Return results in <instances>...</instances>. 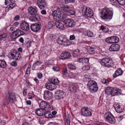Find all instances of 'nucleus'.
<instances>
[{
  "label": "nucleus",
  "mask_w": 125,
  "mask_h": 125,
  "mask_svg": "<svg viewBox=\"0 0 125 125\" xmlns=\"http://www.w3.org/2000/svg\"><path fill=\"white\" fill-rule=\"evenodd\" d=\"M100 13L102 19L108 21L112 19L113 12L112 9L105 8L101 10Z\"/></svg>",
  "instance_id": "obj_1"
},
{
  "label": "nucleus",
  "mask_w": 125,
  "mask_h": 125,
  "mask_svg": "<svg viewBox=\"0 0 125 125\" xmlns=\"http://www.w3.org/2000/svg\"><path fill=\"white\" fill-rule=\"evenodd\" d=\"M52 15L54 19L57 21H63L66 16L65 14L59 9L52 11Z\"/></svg>",
  "instance_id": "obj_2"
},
{
  "label": "nucleus",
  "mask_w": 125,
  "mask_h": 125,
  "mask_svg": "<svg viewBox=\"0 0 125 125\" xmlns=\"http://www.w3.org/2000/svg\"><path fill=\"white\" fill-rule=\"evenodd\" d=\"M28 13L29 14L34 15V16H32L30 17L29 20L31 21H40V17L37 15H36L37 11L36 9L32 7H29L28 9Z\"/></svg>",
  "instance_id": "obj_3"
},
{
  "label": "nucleus",
  "mask_w": 125,
  "mask_h": 125,
  "mask_svg": "<svg viewBox=\"0 0 125 125\" xmlns=\"http://www.w3.org/2000/svg\"><path fill=\"white\" fill-rule=\"evenodd\" d=\"M87 87L92 93L96 92L98 90V87L96 82L94 81L90 80L88 82Z\"/></svg>",
  "instance_id": "obj_4"
},
{
  "label": "nucleus",
  "mask_w": 125,
  "mask_h": 125,
  "mask_svg": "<svg viewBox=\"0 0 125 125\" xmlns=\"http://www.w3.org/2000/svg\"><path fill=\"white\" fill-rule=\"evenodd\" d=\"M16 95L13 93L8 92L6 95L5 99V103L8 105L11 102L12 103H14V101L16 99Z\"/></svg>",
  "instance_id": "obj_5"
},
{
  "label": "nucleus",
  "mask_w": 125,
  "mask_h": 125,
  "mask_svg": "<svg viewBox=\"0 0 125 125\" xmlns=\"http://www.w3.org/2000/svg\"><path fill=\"white\" fill-rule=\"evenodd\" d=\"M100 63L103 66L108 68L112 67L114 65V62L109 58H105L102 59Z\"/></svg>",
  "instance_id": "obj_6"
},
{
  "label": "nucleus",
  "mask_w": 125,
  "mask_h": 125,
  "mask_svg": "<svg viewBox=\"0 0 125 125\" xmlns=\"http://www.w3.org/2000/svg\"><path fill=\"white\" fill-rule=\"evenodd\" d=\"M104 116L106 120L110 124H113L115 123L116 121L115 118L110 112H107Z\"/></svg>",
  "instance_id": "obj_7"
},
{
  "label": "nucleus",
  "mask_w": 125,
  "mask_h": 125,
  "mask_svg": "<svg viewBox=\"0 0 125 125\" xmlns=\"http://www.w3.org/2000/svg\"><path fill=\"white\" fill-rule=\"evenodd\" d=\"M82 14L87 18H91L93 15V12L92 9L89 8H82Z\"/></svg>",
  "instance_id": "obj_8"
},
{
  "label": "nucleus",
  "mask_w": 125,
  "mask_h": 125,
  "mask_svg": "<svg viewBox=\"0 0 125 125\" xmlns=\"http://www.w3.org/2000/svg\"><path fill=\"white\" fill-rule=\"evenodd\" d=\"M68 40L64 35L60 36L57 40V42L59 44L65 46H68L70 44H68Z\"/></svg>",
  "instance_id": "obj_9"
},
{
  "label": "nucleus",
  "mask_w": 125,
  "mask_h": 125,
  "mask_svg": "<svg viewBox=\"0 0 125 125\" xmlns=\"http://www.w3.org/2000/svg\"><path fill=\"white\" fill-rule=\"evenodd\" d=\"M66 96V93L62 90L57 91L55 94V97L58 100L63 99Z\"/></svg>",
  "instance_id": "obj_10"
},
{
  "label": "nucleus",
  "mask_w": 125,
  "mask_h": 125,
  "mask_svg": "<svg viewBox=\"0 0 125 125\" xmlns=\"http://www.w3.org/2000/svg\"><path fill=\"white\" fill-rule=\"evenodd\" d=\"M105 41L107 43H117L119 41V39L116 36H111L107 38L105 40Z\"/></svg>",
  "instance_id": "obj_11"
},
{
  "label": "nucleus",
  "mask_w": 125,
  "mask_h": 125,
  "mask_svg": "<svg viewBox=\"0 0 125 125\" xmlns=\"http://www.w3.org/2000/svg\"><path fill=\"white\" fill-rule=\"evenodd\" d=\"M64 24L68 27H74L75 24V23L74 21L71 19H66L63 21Z\"/></svg>",
  "instance_id": "obj_12"
},
{
  "label": "nucleus",
  "mask_w": 125,
  "mask_h": 125,
  "mask_svg": "<svg viewBox=\"0 0 125 125\" xmlns=\"http://www.w3.org/2000/svg\"><path fill=\"white\" fill-rule=\"evenodd\" d=\"M87 107L82 108L81 109V114L84 116H88L92 115L91 113L88 110Z\"/></svg>",
  "instance_id": "obj_13"
},
{
  "label": "nucleus",
  "mask_w": 125,
  "mask_h": 125,
  "mask_svg": "<svg viewBox=\"0 0 125 125\" xmlns=\"http://www.w3.org/2000/svg\"><path fill=\"white\" fill-rule=\"evenodd\" d=\"M41 25V24L39 23L33 24L31 25L30 28L32 31L37 32L40 30Z\"/></svg>",
  "instance_id": "obj_14"
},
{
  "label": "nucleus",
  "mask_w": 125,
  "mask_h": 125,
  "mask_svg": "<svg viewBox=\"0 0 125 125\" xmlns=\"http://www.w3.org/2000/svg\"><path fill=\"white\" fill-rule=\"evenodd\" d=\"M10 55L12 57V59L18 61L21 58V55L19 52H17L15 50L13 51V53H11Z\"/></svg>",
  "instance_id": "obj_15"
},
{
  "label": "nucleus",
  "mask_w": 125,
  "mask_h": 125,
  "mask_svg": "<svg viewBox=\"0 0 125 125\" xmlns=\"http://www.w3.org/2000/svg\"><path fill=\"white\" fill-rule=\"evenodd\" d=\"M39 106L43 110H46V109L47 108L48 109L50 110L51 108L49 103L44 101H42Z\"/></svg>",
  "instance_id": "obj_16"
},
{
  "label": "nucleus",
  "mask_w": 125,
  "mask_h": 125,
  "mask_svg": "<svg viewBox=\"0 0 125 125\" xmlns=\"http://www.w3.org/2000/svg\"><path fill=\"white\" fill-rule=\"evenodd\" d=\"M37 4L41 9H44L47 5V3L45 0H38Z\"/></svg>",
  "instance_id": "obj_17"
},
{
  "label": "nucleus",
  "mask_w": 125,
  "mask_h": 125,
  "mask_svg": "<svg viewBox=\"0 0 125 125\" xmlns=\"http://www.w3.org/2000/svg\"><path fill=\"white\" fill-rule=\"evenodd\" d=\"M52 94L51 92L46 90L44 91L43 97L45 99L48 100L52 98Z\"/></svg>",
  "instance_id": "obj_18"
},
{
  "label": "nucleus",
  "mask_w": 125,
  "mask_h": 125,
  "mask_svg": "<svg viewBox=\"0 0 125 125\" xmlns=\"http://www.w3.org/2000/svg\"><path fill=\"white\" fill-rule=\"evenodd\" d=\"M21 29L25 31H28L29 29V27L28 23L25 21H23L20 25Z\"/></svg>",
  "instance_id": "obj_19"
},
{
  "label": "nucleus",
  "mask_w": 125,
  "mask_h": 125,
  "mask_svg": "<svg viewBox=\"0 0 125 125\" xmlns=\"http://www.w3.org/2000/svg\"><path fill=\"white\" fill-rule=\"evenodd\" d=\"M70 56L71 54L69 52H63L60 55V58L62 60L68 59Z\"/></svg>",
  "instance_id": "obj_20"
},
{
  "label": "nucleus",
  "mask_w": 125,
  "mask_h": 125,
  "mask_svg": "<svg viewBox=\"0 0 125 125\" xmlns=\"http://www.w3.org/2000/svg\"><path fill=\"white\" fill-rule=\"evenodd\" d=\"M120 48V46L118 44H114L111 46L109 50L111 51H117L119 50Z\"/></svg>",
  "instance_id": "obj_21"
},
{
  "label": "nucleus",
  "mask_w": 125,
  "mask_h": 125,
  "mask_svg": "<svg viewBox=\"0 0 125 125\" xmlns=\"http://www.w3.org/2000/svg\"><path fill=\"white\" fill-rule=\"evenodd\" d=\"M60 6L62 10L66 13H67L70 9V8L69 6H65L63 4H60Z\"/></svg>",
  "instance_id": "obj_22"
},
{
  "label": "nucleus",
  "mask_w": 125,
  "mask_h": 125,
  "mask_svg": "<svg viewBox=\"0 0 125 125\" xmlns=\"http://www.w3.org/2000/svg\"><path fill=\"white\" fill-rule=\"evenodd\" d=\"M78 87L75 85H70L69 88V91L71 92H76L78 90Z\"/></svg>",
  "instance_id": "obj_23"
},
{
  "label": "nucleus",
  "mask_w": 125,
  "mask_h": 125,
  "mask_svg": "<svg viewBox=\"0 0 125 125\" xmlns=\"http://www.w3.org/2000/svg\"><path fill=\"white\" fill-rule=\"evenodd\" d=\"M123 72V71L120 68L117 70L113 75V77L114 78L116 77L117 76L121 75Z\"/></svg>",
  "instance_id": "obj_24"
},
{
  "label": "nucleus",
  "mask_w": 125,
  "mask_h": 125,
  "mask_svg": "<svg viewBox=\"0 0 125 125\" xmlns=\"http://www.w3.org/2000/svg\"><path fill=\"white\" fill-rule=\"evenodd\" d=\"M55 25L56 27L61 30H63L64 25L61 22L56 21L55 22Z\"/></svg>",
  "instance_id": "obj_25"
},
{
  "label": "nucleus",
  "mask_w": 125,
  "mask_h": 125,
  "mask_svg": "<svg viewBox=\"0 0 125 125\" xmlns=\"http://www.w3.org/2000/svg\"><path fill=\"white\" fill-rule=\"evenodd\" d=\"M114 107L116 111L118 113H120L122 112L123 109H122L118 104H116L114 105Z\"/></svg>",
  "instance_id": "obj_26"
},
{
  "label": "nucleus",
  "mask_w": 125,
  "mask_h": 125,
  "mask_svg": "<svg viewBox=\"0 0 125 125\" xmlns=\"http://www.w3.org/2000/svg\"><path fill=\"white\" fill-rule=\"evenodd\" d=\"M43 110L41 108H38L35 110V112L38 116H42L44 115Z\"/></svg>",
  "instance_id": "obj_27"
},
{
  "label": "nucleus",
  "mask_w": 125,
  "mask_h": 125,
  "mask_svg": "<svg viewBox=\"0 0 125 125\" xmlns=\"http://www.w3.org/2000/svg\"><path fill=\"white\" fill-rule=\"evenodd\" d=\"M87 49L88 52H89L90 54L93 55L95 53V48H93L90 46H88L87 47Z\"/></svg>",
  "instance_id": "obj_28"
},
{
  "label": "nucleus",
  "mask_w": 125,
  "mask_h": 125,
  "mask_svg": "<svg viewBox=\"0 0 125 125\" xmlns=\"http://www.w3.org/2000/svg\"><path fill=\"white\" fill-rule=\"evenodd\" d=\"M47 26L49 29H53L55 27V23L53 21H49L47 24Z\"/></svg>",
  "instance_id": "obj_29"
},
{
  "label": "nucleus",
  "mask_w": 125,
  "mask_h": 125,
  "mask_svg": "<svg viewBox=\"0 0 125 125\" xmlns=\"http://www.w3.org/2000/svg\"><path fill=\"white\" fill-rule=\"evenodd\" d=\"M50 81L51 82V83L55 85H57L59 82L58 78H52L50 79Z\"/></svg>",
  "instance_id": "obj_30"
},
{
  "label": "nucleus",
  "mask_w": 125,
  "mask_h": 125,
  "mask_svg": "<svg viewBox=\"0 0 125 125\" xmlns=\"http://www.w3.org/2000/svg\"><path fill=\"white\" fill-rule=\"evenodd\" d=\"M119 92L115 88H112L111 95L112 96H114L118 94Z\"/></svg>",
  "instance_id": "obj_31"
},
{
  "label": "nucleus",
  "mask_w": 125,
  "mask_h": 125,
  "mask_svg": "<svg viewBox=\"0 0 125 125\" xmlns=\"http://www.w3.org/2000/svg\"><path fill=\"white\" fill-rule=\"evenodd\" d=\"M14 32L16 33L17 34L18 37H19L23 35L24 34V32L20 30H16L15 31H14Z\"/></svg>",
  "instance_id": "obj_32"
},
{
  "label": "nucleus",
  "mask_w": 125,
  "mask_h": 125,
  "mask_svg": "<svg viewBox=\"0 0 125 125\" xmlns=\"http://www.w3.org/2000/svg\"><path fill=\"white\" fill-rule=\"evenodd\" d=\"M16 6V4L12 3L11 4H10L9 5H8L6 7V9L8 11H9V10H11L14 7Z\"/></svg>",
  "instance_id": "obj_33"
},
{
  "label": "nucleus",
  "mask_w": 125,
  "mask_h": 125,
  "mask_svg": "<svg viewBox=\"0 0 125 125\" xmlns=\"http://www.w3.org/2000/svg\"><path fill=\"white\" fill-rule=\"evenodd\" d=\"M45 117L46 118H52L53 117L50 112L48 111H46L44 114Z\"/></svg>",
  "instance_id": "obj_34"
},
{
  "label": "nucleus",
  "mask_w": 125,
  "mask_h": 125,
  "mask_svg": "<svg viewBox=\"0 0 125 125\" xmlns=\"http://www.w3.org/2000/svg\"><path fill=\"white\" fill-rule=\"evenodd\" d=\"M6 66V63L4 60H0V67L2 68H5Z\"/></svg>",
  "instance_id": "obj_35"
},
{
  "label": "nucleus",
  "mask_w": 125,
  "mask_h": 125,
  "mask_svg": "<svg viewBox=\"0 0 125 125\" xmlns=\"http://www.w3.org/2000/svg\"><path fill=\"white\" fill-rule=\"evenodd\" d=\"M79 53L80 51L78 49H77L73 51L72 54L74 57H76L79 55Z\"/></svg>",
  "instance_id": "obj_36"
},
{
  "label": "nucleus",
  "mask_w": 125,
  "mask_h": 125,
  "mask_svg": "<svg viewBox=\"0 0 125 125\" xmlns=\"http://www.w3.org/2000/svg\"><path fill=\"white\" fill-rule=\"evenodd\" d=\"M10 36L11 38L13 40H15L18 37L17 34L16 33L14 32V31L13 32L11 33Z\"/></svg>",
  "instance_id": "obj_37"
},
{
  "label": "nucleus",
  "mask_w": 125,
  "mask_h": 125,
  "mask_svg": "<svg viewBox=\"0 0 125 125\" xmlns=\"http://www.w3.org/2000/svg\"><path fill=\"white\" fill-rule=\"evenodd\" d=\"M76 74L75 73H72L69 72L67 75L69 78L72 79V78H74L76 76Z\"/></svg>",
  "instance_id": "obj_38"
},
{
  "label": "nucleus",
  "mask_w": 125,
  "mask_h": 125,
  "mask_svg": "<svg viewBox=\"0 0 125 125\" xmlns=\"http://www.w3.org/2000/svg\"><path fill=\"white\" fill-rule=\"evenodd\" d=\"M112 91V88L109 87H107L105 90V92L106 94L109 95L111 94Z\"/></svg>",
  "instance_id": "obj_39"
},
{
  "label": "nucleus",
  "mask_w": 125,
  "mask_h": 125,
  "mask_svg": "<svg viewBox=\"0 0 125 125\" xmlns=\"http://www.w3.org/2000/svg\"><path fill=\"white\" fill-rule=\"evenodd\" d=\"M51 83L48 82L46 83L45 84V86L46 89L50 90H52V87L51 86Z\"/></svg>",
  "instance_id": "obj_40"
},
{
  "label": "nucleus",
  "mask_w": 125,
  "mask_h": 125,
  "mask_svg": "<svg viewBox=\"0 0 125 125\" xmlns=\"http://www.w3.org/2000/svg\"><path fill=\"white\" fill-rule=\"evenodd\" d=\"M93 32L90 31H88L86 32L85 35L87 36L88 37H91L93 36Z\"/></svg>",
  "instance_id": "obj_41"
},
{
  "label": "nucleus",
  "mask_w": 125,
  "mask_h": 125,
  "mask_svg": "<svg viewBox=\"0 0 125 125\" xmlns=\"http://www.w3.org/2000/svg\"><path fill=\"white\" fill-rule=\"evenodd\" d=\"M100 29L102 30H104V31L106 32H108L109 29L106 27H104L103 25H102L100 27Z\"/></svg>",
  "instance_id": "obj_42"
},
{
  "label": "nucleus",
  "mask_w": 125,
  "mask_h": 125,
  "mask_svg": "<svg viewBox=\"0 0 125 125\" xmlns=\"http://www.w3.org/2000/svg\"><path fill=\"white\" fill-rule=\"evenodd\" d=\"M75 13V11L73 10H71L70 9L67 13V14L69 15H74Z\"/></svg>",
  "instance_id": "obj_43"
},
{
  "label": "nucleus",
  "mask_w": 125,
  "mask_h": 125,
  "mask_svg": "<svg viewBox=\"0 0 125 125\" xmlns=\"http://www.w3.org/2000/svg\"><path fill=\"white\" fill-rule=\"evenodd\" d=\"M27 96L28 99H32L34 97L35 95L32 92V93H28Z\"/></svg>",
  "instance_id": "obj_44"
},
{
  "label": "nucleus",
  "mask_w": 125,
  "mask_h": 125,
  "mask_svg": "<svg viewBox=\"0 0 125 125\" xmlns=\"http://www.w3.org/2000/svg\"><path fill=\"white\" fill-rule=\"evenodd\" d=\"M8 36L7 34L6 33H4L0 35V41L1 40L3 39L6 38Z\"/></svg>",
  "instance_id": "obj_45"
},
{
  "label": "nucleus",
  "mask_w": 125,
  "mask_h": 125,
  "mask_svg": "<svg viewBox=\"0 0 125 125\" xmlns=\"http://www.w3.org/2000/svg\"><path fill=\"white\" fill-rule=\"evenodd\" d=\"M68 66L69 69L71 70H74L76 69V66L73 65L69 64Z\"/></svg>",
  "instance_id": "obj_46"
},
{
  "label": "nucleus",
  "mask_w": 125,
  "mask_h": 125,
  "mask_svg": "<svg viewBox=\"0 0 125 125\" xmlns=\"http://www.w3.org/2000/svg\"><path fill=\"white\" fill-rule=\"evenodd\" d=\"M123 5H125V0H117V3Z\"/></svg>",
  "instance_id": "obj_47"
},
{
  "label": "nucleus",
  "mask_w": 125,
  "mask_h": 125,
  "mask_svg": "<svg viewBox=\"0 0 125 125\" xmlns=\"http://www.w3.org/2000/svg\"><path fill=\"white\" fill-rule=\"evenodd\" d=\"M63 74L64 76L68 74L69 72H67V70L66 68H64L62 70Z\"/></svg>",
  "instance_id": "obj_48"
},
{
  "label": "nucleus",
  "mask_w": 125,
  "mask_h": 125,
  "mask_svg": "<svg viewBox=\"0 0 125 125\" xmlns=\"http://www.w3.org/2000/svg\"><path fill=\"white\" fill-rule=\"evenodd\" d=\"M101 81L103 84H106L107 85L109 83L107 79L104 78L102 79Z\"/></svg>",
  "instance_id": "obj_49"
},
{
  "label": "nucleus",
  "mask_w": 125,
  "mask_h": 125,
  "mask_svg": "<svg viewBox=\"0 0 125 125\" xmlns=\"http://www.w3.org/2000/svg\"><path fill=\"white\" fill-rule=\"evenodd\" d=\"M52 69L55 72H58L59 71V67L57 66H54L52 68Z\"/></svg>",
  "instance_id": "obj_50"
},
{
  "label": "nucleus",
  "mask_w": 125,
  "mask_h": 125,
  "mask_svg": "<svg viewBox=\"0 0 125 125\" xmlns=\"http://www.w3.org/2000/svg\"><path fill=\"white\" fill-rule=\"evenodd\" d=\"M83 62L87 64H89V59L88 58H83Z\"/></svg>",
  "instance_id": "obj_51"
},
{
  "label": "nucleus",
  "mask_w": 125,
  "mask_h": 125,
  "mask_svg": "<svg viewBox=\"0 0 125 125\" xmlns=\"http://www.w3.org/2000/svg\"><path fill=\"white\" fill-rule=\"evenodd\" d=\"M30 66H28L26 69V74H28L30 73Z\"/></svg>",
  "instance_id": "obj_52"
},
{
  "label": "nucleus",
  "mask_w": 125,
  "mask_h": 125,
  "mask_svg": "<svg viewBox=\"0 0 125 125\" xmlns=\"http://www.w3.org/2000/svg\"><path fill=\"white\" fill-rule=\"evenodd\" d=\"M90 75L88 74H86L84 75V78L86 79V80H88L89 79L91 78Z\"/></svg>",
  "instance_id": "obj_53"
},
{
  "label": "nucleus",
  "mask_w": 125,
  "mask_h": 125,
  "mask_svg": "<svg viewBox=\"0 0 125 125\" xmlns=\"http://www.w3.org/2000/svg\"><path fill=\"white\" fill-rule=\"evenodd\" d=\"M10 65L13 66H16L17 65V62L16 61H13L11 63Z\"/></svg>",
  "instance_id": "obj_54"
},
{
  "label": "nucleus",
  "mask_w": 125,
  "mask_h": 125,
  "mask_svg": "<svg viewBox=\"0 0 125 125\" xmlns=\"http://www.w3.org/2000/svg\"><path fill=\"white\" fill-rule=\"evenodd\" d=\"M50 39L52 40H53L54 39H55V36L52 34H51L49 36V37Z\"/></svg>",
  "instance_id": "obj_55"
},
{
  "label": "nucleus",
  "mask_w": 125,
  "mask_h": 125,
  "mask_svg": "<svg viewBox=\"0 0 125 125\" xmlns=\"http://www.w3.org/2000/svg\"><path fill=\"white\" fill-rule=\"evenodd\" d=\"M113 5H116L117 4V0H110Z\"/></svg>",
  "instance_id": "obj_56"
},
{
  "label": "nucleus",
  "mask_w": 125,
  "mask_h": 125,
  "mask_svg": "<svg viewBox=\"0 0 125 125\" xmlns=\"http://www.w3.org/2000/svg\"><path fill=\"white\" fill-rule=\"evenodd\" d=\"M37 75L38 78L40 79H41L42 77V74L40 72H39L37 73Z\"/></svg>",
  "instance_id": "obj_57"
},
{
  "label": "nucleus",
  "mask_w": 125,
  "mask_h": 125,
  "mask_svg": "<svg viewBox=\"0 0 125 125\" xmlns=\"http://www.w3.org/2000/svg\"><path fill=\"white\" fill-rule=\"evenodd\" d=\"M51 87H52V90H53L57 88V86L56 85L54 84L51 83Z\"/></svg>",
  "instance_id": "obj_58"
},
{
  "label": "nucleus",
  "mask_w": 125,
  "mask_h": 125,
  "mask_svg": "<svg viewBox=\"0 0 125 125\" xmlns=\"http://www.w3.org/2000/svg\"><path fill=\"white\" fill-rule=\"evenodd\" d=\"M31 41H29L26 42V45L27 47H29L31 46Z\"/></svg>",
  "instance_id": "obj_59"
},
{
  "label": "nucleus",
  "mask_w": 125,
  "mask_h": 125,
  "mask_svg": "<svg viewBox=\"0 0 125 125\" xmlns=\"http://www.w3.org/2000/svg\"><path fill=\"white\" fill-rule=\"evenodd\" d=\"M75 39V36L74 35H71L70 37V39L71 40H73Z\"/></svg>",
  "instance_id": "obj_60"
},
{
  "label": "nucleus",
  "mask_w": 125,
  "mask_h": 125,
  "mask_svg": "<svg viewBox=\"0 0 125 125\" xmlns=\"http://www.w3.org/2000/svg\"><path fill=\"white\" fill-rule=\"evenodd\" d=\"M57 113V112L55 110H54L52 112L51 114L52 116H53V118L55 117L54 115L56 114Z\"/></svg>",
  "instance_id": "obj_61"
},
{
  "label": "nucleus",
  "mask_w": 125,
  "mask_h": 125,
  "mask_svg": "<svg viewBox=\"0 0 125 125\" xmlns=\"http://www.w3.org/2000/svg\"><path fill=\"white\" fill-rule=\"evenodd\" d=\"M20 16L19 15H16L14 18V21H18L19 19Z\"/></svg>",
  "instance_id": "obj_62"
},
{
  "label": "nucleus",
  "mask_w": 125,
  "mask_h": 125,
  "mask_svg": "<svg viewBox=\"0 0 125 125\" xmlns=\"http://www.w3.org/2000/svg\"><path fill=\"white\" fill-rule=\"evenodd\" d=\"M27 89H25L23 91V95L25 96L26 95V93L27 92Z\"/></svg>",
  "instance_id": "obj_63"
},
{
  "label": "nucleus",
  "mask_w": 125,
  "mask_h": 125,
  "mask_svg": "<svg viewBox=\"0 0 125 125\" xmlns=\"http://www.w3.org/2000/svg\"><path fill=\"white\" fill-rule=\"evenodd\" d=\"M58 124L55 122H51L48 123V125H57Z\"/></svg>",
  "instance_id": "obj_64"
}]
</instances>
